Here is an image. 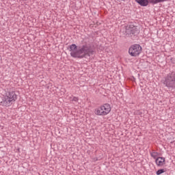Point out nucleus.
<instances>
[{
    "label": "nucleus",
    "mask_w": 175,
    "mask_h": 175,
    "mask_svg": "<svg viewBox=\"0 0 175 175\" xmlns=\"http://www.w3.org/2000/svg\"><path fill=\"white\" fill-rule=\"evenodd\" d=\"M69 51L73 58H84L87 55L88 57H91L95 53L94 49L91 48L90 45H83L79 49H77V46L75 44L69 46Z\"/></svg>",
    "instance_id": "nucleus-1"
},
{
    "label": "nucleus",
    "mask_w": 175,
    "mask_h": 175,
    "mask_svg": "<svg viewBox=\"0 0 175 175\" xmlns=\"http://www.w3.org/2000/svg\"><path fill=\"white\" fill-rule=\"evenodd\" d=\"M17 100V94L13 91L8 92L5 94V96L3 100L1 102L2 106H12V102H16Z\"/></svg>",
    "instance_id": "nucleus-2"
},
{
    "label": "nucleus",
    "mask_w": 175,
    "mask_h": 175,
    "mask_svg": "<svg viewBox=\"0 0 175 175\" xmlns=\"http://www.w3.org/2000/svg\"><path fill=\"white\" fill-rule=\"evenodd\" d=\"M111 111V106L105 103L94 109L96 116H107Z\"/></svg>",
    "instance_id": "nucleus-3"
},
{
    "label": "nucleus",
    "mask_w": 175,
    "mask_h": 175,
    "mask_svg": "<svg viewBox=\"0 0 175 175\" xmlns=\"http://www.w3.org/2000/svg\"><path fill=\"white\" fill-rule=\"evenodd\" d=\"M142 53V46L139 44H133L129 49V54L131 57H139Z\"/></svg>",
    "instance_id": "nucleus-4"
},
{
    "label": "nucleus",
    "mask_w": 175,
    "mask_h": 175,
    "mask_svg": "<svg viewBox=\"0 0 175 175\" xmlns=\"http://www.w3.org/2000/svg\"><path fill=\"white\" fill-rule=\"evenodd\" d=\"M174 79L172 77L170 76V77H167L165 78V80L164 81V84L166 87H167L168 88H173V87H174Z\"/></svg>",
    "instance_id": "nucleus-5"
},
{
    "label": "nucleus",
    "mask_w": 175,
    "mask_h": 175,
    "mask_svg": "<svg viewBox=\"0 0 175 175\" xmlns=\"http://www.w3.org/2000/svg\"><path fill=\"white\" fill-rule=\"evenodd\" d=\"M155 163L159 167H162L165 166V165H166V159H165V157H157L155 159Z\"/></svg>",
    "instance_id": "nucleus-6"
},
{
    "label": "nucleus",
    "mask_w": 175,
    "mask_h": 175,
    "mask_svg": "<svg viewBox=\"0 0 175 175\" xmlns=\"http://www.w3.org/2000/svg\"><path fill=\"white\" fill-rule=\"evenodd\" d=\"M135 1L140 6H147L148 5V0H135Z\"/></svg>",
    "instance_id": "nucleus-7"
},
{
    "label": "nucleus",
    "mask_w": 175,
    "mask_h": 175,
    "mask_svg": "<svg viewBox=\"0 0 175 175\" xmlns=\"http://www.w3.org/2000/svg\"><path fill=\"white\" fill-rule=\"evenodd\" d=\"M166 1L169 0H150V3H153L154 5L157 3H161V2H166Z\"/></svg>",
    "instance_id": "nucleus-8"
},
{
    "label": "nucleus",
    "mask_w": 175,
    "mask_h": 175,
    "mask_svg": "<svg viewBox=\"0 0 175 175\" xmlns=\"http://www.w3.org/2000/svg\"><path fill=\"white\" fill-rule=\"evenodd\" d=\"M150 156L152 157V158H154V159H157V158H158V157H159V153H158L157 152H152L150 153Z\"/></svg>",
    "instance_id": "nucleus-9"
},
{
    "label": "nucleus",
    "mask_w": 175,
    "mask_h": 175,
    "mask_svg": "<svg viewBox=\"0 0 175 175\" xmlns=\"http://www.w3.org/2000/svg\"><path fill=\"white\" fill-rule=\"evenodd\" d=\"M165 172H166V170H163V169H160L157 172H156V174L157 175H161L163 173H165Z\"/></svg>",
    "instance_id": "nucleus-10"
},
{
    "label": "nucleus",
    "mask_w": 175,
    "mask_h": 175,
    "mask_svg": "<svg viewBox=\"0 0 175 175\" xmlns=\"http://www.w3.org/2000/svg\"><path fill=\"white\" fill-rule=\"evenodd\" d=\"M72 100L73 102H77V101L79 100V98H77V97H73L72 99Z\"/></svg>",
    "instance_id": "nucleus-11"
},
{
    "label": "nucleus",
    "mask_w": 175,
    "mask_h": 175,
    "mask_svg": "<svg viewBox=\"0 0 175 175\" xmlns=\"http://www.w3.org/2000/svg\"><path fill=\"white\" fill-rule=\"evenodd\" d=\"M174 81H175V78H174Z\"/></svg>",
    "instance_id": "nucleus-12"
}]
</instances>
